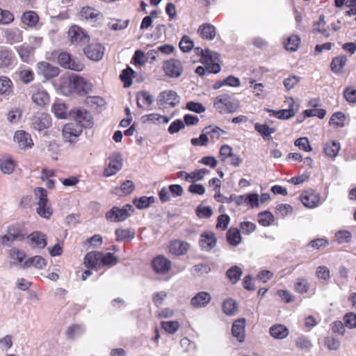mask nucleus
Instances as JSON below:
<instances>
[{
    "label": "nucleus",
    "instance_id": "nucleus-1",
    "mask_svg": "<svg viewBox=\"0 0 356 356\" xmlns=\"http://www.w3.org/2000/svg\"><path fill=\"white\" fill-rule=\"evenodd\" d=\"M240 107V102L234 95L222 93L213 98V108L220 114L233 113Z\"/></svg>",
    "mask_w": 356,
    "mask_h": 356
},
{
    "label": "nucleus",
    "instance_id": "nucleus-2",
    "mask_svg": "<svg viewBox=\"0 0 356 356\" xmlns=\"http://www.w3.org/2000/svg\"><path fill=\"white\" fill-rule=\"evenodd\" d=\"M197 54L200 55V62L206 65V69L209 73L217 74L221 70L219 60L220 55L208 49H202L200 47L195 49Z\"/></svg>",
    "mask_w": 356,
    "mask_h": 356
},
{
    "label": "nucleus",
    "instance_id": "nucleus-3",
    "mask_svg": "<svg viewBox=\"0 0 356 356\" xmlns=\"http://www.w3.org/2000/svg\"><path fill=\"white\" fill-rule=\"evenodd\" d=\"M134 212V209L129 204L124 205L122 208L115 206L106 213L105 218L111 222H120L126 220Z\"/></svg>",
    "mask_w": 356,
    "mask_h": 356
},
{
    "label": "nucleus",
    "instance_id": "nucleus-4",
    "mask_svg": "<svg viewBox=\"0 0 356 356\" xmlns=\"http://www.w3.org/2000/svg\"><path fill=\"white\" fill-rule=\"evenodd\" d=\"M34 193L38 197L37 213L44 218L49 219L52 213L53 209L49 204L47 191L42 187H38L34 190Z\"/></svg>",
    "mask_w": 356,
    "mask_h": 356
},
{
    "label": "nucleus",
    "instance_id": "nucleus-5",
    "mask_svg": "<svg viewBox=\"0 0 356 356\" xmlns=\"http://www.w3.org/2000/svg\"><path fill=\"white\" fill-rule=\"evenodd\" d=\"M26 237L23 227L19 224L9 225L6 229V234L0 236V241L3 245H10L13 241H22Z\"/></svg>",
    "mask_w": 356,
    "mask_h": 356
},
{
    "label": "nucleus",
    "instance_id": "nucleus-6",
    "mask_svg": "<svg viewBox=\"0 0 356 356\" xmlns=\"http://www.w3.org/2000/svg\"><path fill=\"white\" fill-rule=\"evenodd\" d=\"M70 115L76 121L75 123L79 124L85 128H91L93 125V118L91 113L87 110L82 108H74L70 113Z\"/></svg>",
    "mask_w": 356,
    "mask_h": 356
},
{
    "label": "nucleus",
    "instance_id": "nucleus-7",
    "mask_svg": "<svg viewBox=\"0 0 356 356\" xmlns=\"http://www.w3.org/2000/svg\"><path fill=\"white\" fill-rule=\"evenodd\" d=\"M69 86L74 92L86 95L91 90L92 86L86 79L79 75H73L69 79Z\"/></svg>",
    "mask_w": 356,
    "mask_h": 356
},
{
    "label": "nucleus",
    "instance_id": "nucleus-8",
    "mask_svg": "<svg viewBox=\"0 0 356 356\" xmlns=\"http://www.w3.org/2000/svg\"><path fill=\"white\" fill-rule=\"evenodd\" d=\"M58 64L65 69L81 72L84 68V65L72 58L71 54L67 52H61L58 56Z\"/></svg>",
    "mask_w": 356,
    "mask_h": 356
},
{
    "label": "nucleus",
    "instance_id": "nucleus-9",
    "mask_svg": "<svg viewBox=\"0 0 356 356\" xmlns=\"http://www.w3.org/2000/svg\"><path fill=\"white\" fill-rule=\"evenodd\" d=\"M68 38L72 44H83L90 40V35L78 25L72 26L68 32Z\"/></svg>",
    "mask_w": 356,
    "mask_h": 356
},
{
    "label": "nucleus",
    "instance_id": "nucleus-10",
    "mask_svg": "<svg viewBox=\"0 0 356 356\" xmlns=\"http://www.w3.org/2000/svg\"><path fill=\"white\" fill-rule=\"evenodd\" d=\"M85 56L93 61L101 60L105 53V47L99 42H92L83 48Z\"/></svg>",
    "mask_w": 356,
    "mask_h": 356
},
{
    "label": "nucleus",
    "instance_id": "nucleus-11",
    "mask_svg": "<svg viewBox=\"0 0 356 356\" xmlns=\"http://www.w3.org/2000/svg\"><path fill=\"white\" fill-rule=\"evenodd\" d=\"M37 74L46 80H50L57 77L60 73V70L58 67L51 65L46 61H40L36 65Z\"/></svg>",
    "mask_w": 356,
    "mask_h": 356
},
{
    "label": "nucleus",
    "instance_id": "nucleus-12",
    "mask_svg": "<svg viewBox=\"0 0 356 356\" xmlns=\"http://www.w3.org/2000/svg\"><path fill=\"white\" fill-rule=\"evenodd\" d=\"M163 69L166 76L170 78H177L181 75L184 67L180 60L170 58L163 63Z\"/></svg>",
    "mask_w": 356,
    "mask_h": 356
},
{
    "label": "nucleus",
    "instance_id": "nucleus-13",
    "mask_svg": "<svg viewBox=\"0 0 356 356\" xmlns=\"http://www.w3.org/2000/svg\"><path fill=\"white\" fill-rule=\"evenodd\" d=\"M300 200L305 207L313 209L320 204L321 195L313 189H308L302 193Z\"/></svg>",
    "mask_w": 356,
    "mask_h": 356
},
{
    "label": "nucleus",
    "instance_id": "nucleus-14",
    "mask_svg": "<svg viewBox=\"0 0 356 356\" xmlns=\"http://www.w3.org/2000/svg\"><path fill=\"white\" fill-rule=\"evenodd\" d=\"M81 126L74 122L67 123L63 129V136L66 141L71 143L76 142L82 133Z\"/></svg>",
    "mask_w": 356,
    "mask_h": 356
},
{
    "label": "nucleus",
    "instance_id": "nucleus-15",
    "mask_svg": "<svg viewBox=\"0 0 356 356\" xmlns=\"http://www.w3.org/2000/svg\"><path fill=\"white\" fill-rule=\"evenodd\" d=\"M122 166V159L119 154L113 153L108 157V163L104 170L105 177L115 175Z\"/></svg>",
    "mask_w": 356,
    "mask_h": 356
},
{
    "label": "nucleus",
    "instance_id": "nucleus-16",
    "mask_svg": "<svg viewBox=\"0 0 356 356\" xmlns=\"http://www.w3.org/2000/svg\"><path fill=\"white\" fill-rule=\"evenodd\" d=\"M217 237L212 231H205L200 234L199 245L204 251H211L216 246Z\"/></svg>",
    "mask_w": 356,
    "mask_h": 356
},
{
    "label": "nucleus",
    "instance_id": "nucleus-17",
    "mask_svg": "<svg viewBox=\"0 0 356 356\" xmlns=\"http://www.w3.org/2000/svg\"><path fill=\"white\" fill-rule=\"evenodd\" d=\"M291 100V103L289 104V108L288 109H281L277 111L268 109V112L270 115L281 120H288L293 117L298 111V106L295 104L292 98Z\"/></svg>",
    "mask_w": 356,
    "mask_h": 356
},
{
    "label": "nucleus",
    "instance_id": "nucleus-18",
    "mask_svg": "<svg viewBox=\"0 0 356 356\" xmlns=\"http://www.w3.org/2000/svg\"><path fill=\"white\" fill-rule=\"evenodd\" d=\"M190 248L188 242L178 239L170 241L168 245L169 252L177 257L186 254Z\"/></svg>",
    "mask_w": 356,
    "mask_h": 356
},
{
    "label": "nucleus",
    "instance_id": "nucleus-19",
    "mask_svg": "<svg viewBox=\"0 0 356 356\" xmlns=\"http://www.w3.org/2000/svg\"><path fill=\"white\" fill-rule=\"evenodd\" d=\"M172 263L163 255H159L153 259L152 266L154 270L160 274H166L171 269Z\"/></svg>",
    "mask_w": 356,
    "mask_h": 356
},
{
    "label": "nucleus",
    "instance_id": "nucleus-20",
    "mask_svg": "<svg viewBox=\"0 0 356 356\" xmlns=\"http://www.w3.org/2000/svg\"><path fill=\"white\" fill-rule=\"evenodd\" d=\"M14 140L17 143L19 147L22 149H30L33 146L31 135L23 130L15 132Z\"/></svg>",
    "mask_w": 356,
    "mask_h": 356
},
{
    "label": "nucleus",
    "instance_id": "nucleus-21",
    "mask_svg": "<svg viewBox=\"0 0 356 356\" xmlns=\"http://www.w3.org/2000/svg\"><path fill=\"white\" fill-rule=\"evenodd\" d=\"M199 36L207 40H213L216 36V29L210 23H203L197 31Z\"/></svg>",
    "mask_w": 356,
    "mask_h": 356
},
{
    "label": "nucleus",
    "instance_id": "nucleus-22",
    "mask_svg": "<svg viewBox=\"0 0 356 356\" xmlns=\"http://www.w3.org/2000/svg\"><path fill=\"white\" fill-rule=\"evenodd\" d=\"M211 300V296L209 293L200 291L191 299V305L195 308H201L206 307Z\"/></svg>",
    "mask_w": 356,
    "mask_h": 356
},
{
    "label": "nucleus",
    "instance_id": "nucleus-23",
    "mask_svg": "<svg viewBox=\"0 0 356 356\" xmlns=\"http://www.w3.org/2000/svg\"><path fill=\"white\" fill-rule=\"evenodd\" d=\"M26 238L29 239L30 245L33 248H44L47 245V236L41 232H33Z\"/></svg>",
    "mask_w": 356,
    "mask_h": 356
},
{
    "label": "nucleus",
    "instance_id": "nucleus-24",
    "mask_svg": "<svg viewBox=\"0 0 356 356\" xmlns=\"http://www.w3.org/2000/svg\"><path fill=\"white\" fill-rule=\"evenodd\" d=\"M33 125L35 129L42 131L51 125V118L47 113H40L34 116Z\"/></svg>",
    "mask_w": 356,
    "mask_h": 356
},
{
    "label": "nucleus",
    "instance_id": "nucleus-25",
    "mask_svg": "<svg viewBox=\"0 0 356 356\" xmlns=\"http://www.w3.org/2000/svg\"><path fill=\"white\" fill-rule=\"evenodd\" d=\"M31 99L38 106L44 107L50 102V97L48 92L42 88H38L31 95Z\"/></svg>",
    "mask_w": 356,
    "mask_h": 356
},
{
    "label": "nucleus",
    "instance_id": "nucleus-26",
    "mask_svg": "<svg viewBox=\"0 0 356 356\" xmlns=\"http://www.w3.org/2000/svg\"><path fill=\"white\" fill-rule=\"evenodd\" d=\"M245 318H238L236 320L232 327V335L237 339L239 342H243L245 340Z\"/></svg>",
    "mask_w": 356,
    "mask_h": 356
},
{
    "label": "nucleus",
    "instance_id": "nucleus-27",
    "mask_svg": "<svg viewBox=\"0 0 356 356\" xmlns=\"http://www.w3.org/2000/svg\"><path fill=\"white\" fill-rule=\"evenodd\" d=\"M159 99L161 104H168L172 107L179 102V96L177 92L173 90H165L161 92Z\"/></svg>",
    "mask_w": 356,
    "mask_h": 356
},
{
    "label": "nucleus",
    "instance_id": "nucleus-28",
    "mask_svg": "<svg viewBox=\"0 0 356 356\" xmlns=\"http://www.w3.org/2000/svg\"><path fill=\"white\" fill-rule=\"evenodd\" d=\"M15 54L8 49H0V68H8L13 65Z\"/></svg>",
    "mask_w": 356,
    "mask_h": 356
},
{
    "label": "nucleus",
    "instance_id": "nucleus-29",
    "mask_svg": "<svg viewBox=\"0 0 356 356\" xmlns=\"http://www.w3.org/2000/svg\"><path fill=\"white\" fill-rule=\"evenodd\" d=\"M115 239L118 242H129L134 238L136 232L134 229L131 228H118L115 231Z\"/></svg>",
    "mask_w": 356,
    "mask_h": 356
},
{
    "label": "nucleus",
    "instance_id": "nucleus-30",
    "mask_svg": "<svg viewBox=\"0 0 356 356\" xmlns=\"http://www.w3.org/2000/svg\"><path fill=\"white\" fill-rule=\"evenodd\" d=\"M269 333L274 339H283L289 335V331L284 325L275 324L270 327Z\"/></svg>",
    "mask_w": 356,
    "mask_h": 356
},
{
    "label": "nucleus",
    "instance_id": "nucleus-31",
    "mask_svg": "<svg viewBox=\"0 0 356 356\" xmlns=\"http://www.w3.org/2000/svg\"><path fill=\"white\" fill-rule=\"evenodd\" d=\"M226 240L232 246L239 245L242 241L240 229L236 227H230L226 233Z\"/></svg>",
    "mask_w": 356,
    "mask_h": 356
},
{
    "label": "nucleus",
    "instance_id": "nucleus-32",
    "mask_svg": "<svg viewBox=\"0 0 356 356\" xmlns=\"http://www.w3.org/2000/svg\"><path fill=\"white\" fill-rule=\"evenodd\" d=\"M346 62L347 57L345 55L334 57L330 63L332 72L337 74L341 73Z\"/></svg>",
    "mask_w": 356,
    "mask_h": 356
},
{
    "label": "nucleus",
    "instance_id": "nucleus-33",
    "mask_svg": "<svg viewBox=\"0 0 356 356\" xmlns=\"http://www.w3.org/2000/svg\"><path fill=\"white\" fill-rule=\"evenodd\" d=\"M102 252H90L84 258V264L88 268H96L101 261Z\"/></svg>",
    "mask_w": 356,
    "mask_h": 356
},
{
    "label": "nucleus",
    "instance_id": "nucleus-34",
    "mask_svg": "<svg viewBox=\"0 0 356 356\" xmlns=\"http://www.w3.org/2000/svg\"><path fill=\"white\" fill-rule=\"evenodd\" d=\"M254 129L264 140H267L272 139L271 134L276 131L275 127H270L267 124H262L258 122L255 123Z\"/></svg>",
    "mask_w": 356,
    "mask_h": 356
},
{
    "label": "nucleus",
    "instance_id": "nucleus-35",
    "mask_svg": "<svg viewBox=\"0 0 356 356\" xmlns=\"http://www.w3.org/2000/svg\"><path fill=\"white\" fill-rule=\"evenodd\" d=\"M293 289L301 295L307 293L310 290V283L303 277H298L293 284Z\"/></svg>",
    "mask_w": 356,
    "mask_h": 356
},
{
    "label": "nucleus",
    "instance_id": "nucleus-36",
    "mask_svg": "<svg viewBox=\"0 0 356 356\" xmlns=\"http://www.w3.org/2000/svg\"><path fill=\"white\" fill-rule=\"evenodd\" d=\"M5 37L10 44L18 43L22 41V31L19 29H8L5 32Z\"/></svg>",
    "mask_w": 356,
    "mask_h": 356
},
{
    "label": "nucleus",
    "instance_id": "nucleus-37",
    "mask_svg": "<svg viewBox=\"0 0 356 356\" xmlns=\"http://www.w3.org/2000/svg\"><path fill=\"white\" fill-rule=\"evenodd\" d=\"M22 22L30 27L35 26L39 22V17L34 11L24 12L21 17Z\"/></svg>",
    "mask_w": 356,
    "mask_h": 356
},
{
    "label": "nucleus",
    "instance_id": "nucleus-38",
    "mask_svg": "<svg viewBox=\"0 0 356 356\" xmlns=\"http://www.w3.org/2000/svg\"><path fill=\"white\" fill-rule=\"evenodd\" d=\"M13 84L10 79L6 76H0V94L10 95L13 91Z\"/></svg>",
    "mask_w": 356,
    "mask_h": 356
},
{
    "label": "nucleus",
    "instance_id": "nucleus-39",
    "mask_svg": "<svg viewBox=\"0 0 356 356\" xmlns=\"http://www.w3.org/2000/svg\"><path fill=\"white\" fill-rule=\"evenodd\" d=\"M47 262L41 256H34L29 258L23 264L24 268H29L34 266L37 268L42 269L45 267Z\"/></svg>",
    "mask_w": 356,
    "mask_h": 356
},
{
    "label": "nucleus",
    "instance_id": "nucleus-40",
    "mask_svg": "<svg viewBox=\"0 0 356 356\" xmlns=\"http://www.w3.org/2000/svg\"><path fill=\"white\" fill-rule=\"evenodd\" d=\"M325 16L321 15L319 19L313 24L312 32L314 33H320L324 37L327 38L330 35L328 30L325 28Z\"/></svg>",
    "mask_w": 356,
    "mask_h": 356
},
{
    "label": "nucleus",
    "instance_id": "nucleus-41",
    "mask_svg": "<svg viewBox=\"0 0 356 356\" xmlns=\"http://www.w3.org/2000/svg\"><path fill=\"white\" fill-rule=\"evenodd\" d=\"M325 154L330 158H334L340 150V144L336 141L327 142L323 148Z\"/></svg>",
    "mask_w": 356,
    "mask_h": 356
},
{
    "label": "nucleus",
    "instance_id": "nucleus-42",
    "mask_svg": "<svg viewBox=\"0 0 356 356\" xmlns=\"http://www.w3.org/2000/svg\"><path fill=\"white\" fill-rule=\"evenodd\" d=\"M145 122H149L153 124H167L170 118L165 115H160L159 113H150L144 116Z\"/></svg>",
    "mask_w": 356,
    "mask_h": 356
},
{
    "label": "nucleus",
    "instance_id": "nucleus-43",
    "mask_svg": "<svg viewBox=\"0 0 356 356\" xmlns=\"http://www.w3.org/2000/svg\"><path fill=\"white\" fill-rule=\"evenodd\" d=\"M243 274L242 269L237 266H232L226 272V276L232 284H236Z\"/></svg>",
    "mask_w": 356,
    "mask_h": 356
},
{
    "label": "nucleus",
    "instance_id": "nucleus-44",
    "mask_svg": "<svg viewBox=\"0 0 356 356\" xmlns=\"http://www.w3.org/2000/svg\"><path fill=\"white\" fill-rule=\"evenodd\" d=\"M204 131L210 136L211 138L219 140L222 135L225 134L226 131L218 126L209 125L204 128Z\"/></svg>",
    "mask_w": 356,
    "mask_h": 356
},
{
    "label": "nucleus",
    "instance_id": "nucleus-45",
    "mask_svg": "<svg viewBox=\"0 0 356 356\" xmlns=\"http://www.w3.org/2000/svg\"><path fill=\"white\" fill-rule=\"evenodd\" d=\"M17 52L22 60L25 63H29L31 57L33 56V50L28 46H20L17 49Z\"/></svg>",
    "mask_w": 356,
    "mask_h": 356
},
{
    "label": "nucleus",
    "instance_id": "nucleus-46",
    "mask_svg": "<svg viewBox=\"0 0 356 356\" xmlns=\"http://www.w3.org/2000/svg\"><path fill=\"white\" fill-rule=\"evenodd\" d=\"M134 74V71L132 68L127 67L126 69L123 70L122 73L120 75V78L121 81L124 83V87L128 88L130 87L133 83L132 78Z\"/></svg>",
    "mask_w": 356,
    "mask_h": 356
},
{
    "label": "nucleus",
    "instance_id": "nucleus-47",
    "mask_svg": "<svg viewBox=\"0 0 356 356\" xmlns=\"http://www.w3.org/2000/svg\"><path fill=\"white\" fill-rule=\"evenodd\" d=\"M273 221L274 216L270 211H265L260 212L258 214V222L261 225L264 227H268L270 225Z\"/></svg>",
    "mask_w": 356,
    "mask_h": 356
},
{
    "label": "nucleus",
    "instance_id": "nucleus-48",
    "mask_svg": "<svg viewBox=\"0 0 356 356\" xmlns=\"http://www.w3.org/2000/svg\"><path fill=\"white\" fill-rule=\"evenodd\" d=\"M300 42V38L297 35H292L289 36L284 43V47L286 50L295 51L298 49Z\"/></svg>",
    "mask_w": 356,
    "mask_h": 356
},
{
    "label": "nucleus",
    "instance_id": "nucleus-49",
    "mask_svg": "<svg viewBox=\"0 0 356 356\" xmlns=\"http://www.w3.org/2000/svg\"><path fill=\"white\" fill-rule=\"evenodd\" d=\"M54 115L60 119L67 118V107L63 103H54L51 108Z\"/></svg>",
    "mask_w": 356,
    "mask_h": 356
},
{
    "label": "nucleus",
    "instance_id": "nucleus-50",
    "mask_svg": "<svg viewBox=\"0 0 356 356\" xmlns=\"http://www.w3.org/2000/svg\"><path fill=\"white\" fill-rule=\"evenodd\" d=\"M161 326L165 332L173 334L179 330L180 324L177 321H162Z\"/></svg>",
    "mask_w": 356,
    "mask_h": 356
},
{
    "label": "nucleus",
    "instance_id": "nucleus-51",
    "mask_svg": "<svg viewBox=\"0 0 356 356\" xmlns=\"http://www.w3.org/2000/svg\"><path fill=\"white\" fill-rule=\"evenodd\" d=\"M81 16L86 19H96L100 13L92 7L84 6L81 10Z\"/></svg>",
    "mask_w": 356,
    "mask_h": 356
},
{
    "label": "nucleus",
    "instance_id": "nucleus-52",
    "mask_svg": "<svg viewBox=\"0 0 356 356\" xmlns=\"http://www.w3.org/2000/svg\"><path fill=\"white\" fill-rule=\"evenodd\" d=\"M346 116L342 112H336L330 118L329 123L335 127H343Z\"/></svg>",
    "mask_w": 356,
    "mask_h": 356
},
{
    "label": "nucleus",
    "instance_id": "nucleus-53",
    "mask_svg": "<svg viewBox=\"0 0 356 356\" xmlns=\"http://www.w3.org/2000/svg\"><path fill=\"white\" fill-rule=\"evenodd\" d=\"M154 202L153 197L143 196L140 198H135L133 201L134 204L139 209L147 208L151 203Z\"/></svg>",
    "mask_w": 356,
    "mask_h": 356
},
{
    "label": "nucleus",
    "instance_id": "nucleus-54",
    "mask_svg": "<svg viewBox=\"0 0 356 356\" xmlns=\"http://www.w3.org/2000/svg\"><path fill=\"white\" fill-rule=\"evenodd\" d=\"M222 310L227 315H233L237 311V305L232 299L225 300L222 303Z\"/></svg>",
    "mask_w": 356,
    "mask_h": 356
},
{
    "label": "nucleus",
    "instance_id": "nucleus-55",
    "mask_svg": "<svg viewBox=\"0 0 356 356\" xmlns=\"http://www.w3.org/2000/svg\"><path fill=\"white\" fill-rule=\"evenodd\" d=\"M179 48L183 52L190 51L194 47V42L188 35H184L179 42Z\"/></svg>",
    "mask_w": 356,
    "mask_h": 356
},
{
    "label": "nucleus",
    "instance_id": "nucleus-56",
    "mask_svg": "<svg viewBox=\"0 0 356 356\" xmlns=\"http://www.w3.org/2000/svg\"><path fill=\"white\" fill-rule=\"evenodd\" d=\"M19 79L24 83H29L34 80L35 75L32 70L24 69L19 72Z\"/></svg>",
    "mask_w": 356,
    "mask_h": 356
},
{
    "label": "nucleus",
    "instance_id": "nucleus-57",
    "mask_svg": "<svg viewBox=\"0 0 356 356\" xmlns=\"http://www.w3.org/2000/svg\"><path fill=\"white\" fill-rule=\"evenodd\" d=\"M296 346L301 350L309 351L312 344L307 337L301 336L296 339Z\"/></svg>",
    "mask_w": 356,
    "mask_h": 356
},
{
    "label": "nucleus",
    "instance_id": "nucleus-58",
    "mask_svg": "<svg viewBox=\"0 0 356 356\" xmlns=\"http://www.w3.org/2000/svg\"><path fill=\"white\" fill-rule=\"evenodd\" d=\"M16 166V163L11 159L2 161L0 163V168L4 173L10 174L13 172Z\"/></svg>",
    "mask_w": 356,
    "mask_h": 356
},
{
    "label": "nucleus",
    "instance_id": "nucleus-59",
    "mask_svg": "<svg viewBox=\"0 0 356 356\" xmlns=\"http://www.w3.org/2000/svg\"><path fill=\"white\" fill-rule=\"evenodd\" d=\"M191 143L193 146H207L209 143L208 135L203 129L200 137L192 138Z\"/></svg>",
    "mask_w": 356,
    "mask_h": 356
},
{
    "label": "nucleus",
    "instance_id": "nucleus-60",
    "mask_svg": "<svg viewBox=\"0 0 356 356\" xmlns=\"http://www.w3.org/2000/svg\"><path fill=\"white\" fill-rule=\"evenodd\" d=\"M343 321L346 327L349 329L356 327V314L354 312H348L343 316Z\"/></svg>",
    "mask_w": 356,
    "mask_h": 356
},
{
    "label": "nucleus",
    "instance_id": "nucleus-61",
    "mask_svg": "<svg viewBox=\"0 0 356 356\" xmlns=\"http://www.w3.org/2000/svg\"><path fill=\"white\" fill-rule=\"evenodd\" d=\"M230 221V218L227 214H221L218 217L217 223H216V229L220 230L227 229L228 225Z\"/></svg>",
    "mask_w": 356,
    "mask_h": 356
},
{
    "label": "nucleus",
    "instance_id": "nucleus-62",
    "mask_svg": "<svg viewBox=\"0 0 356 356\" xmlns=\"http://www.w3.org/2000/svg\"><path fill=\"white\" fill-rule=\"evenodd\" d=\"M335 238L339 243H348L350 241L352 234L346 230H340L335 234Z\"/></svg>",
    "mask_w": 356,
    "mask_h": 356
},
{
    "label": "nucleus",
    "instance_id": "nucleus-63",
    "mask_svg": "<svg viewBox=\"0 0 356 356\" xmlns=\"http://www.w3.org/2000/svg\"><path fill=\"white\" fill-rule=\"evenodd\" d=\"M329 245L328 241L325 238H318L314 240H312L309 244L308 247H311L316 250H319L321 248H325Z\"/></svg>",
    "mask_w": 356,
    "mask_h": 356
},
{
    "label": "nucleus",
    "instance_id": "nucleus-64",
    "mask_svg": "<svg viewBox=\"0 0 356 356\" xmlns=\"http://www.w3.org/2000/svg\"><path fill=\"white\" fill-rule=\"evenodd\" d=\"M343 97L349 103H356V89L353 87H347L343 91Z\"/></svg>",
    "mask_w": 356,
    "mask_h": 356
}]
</instances>
